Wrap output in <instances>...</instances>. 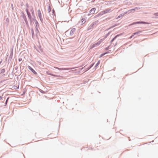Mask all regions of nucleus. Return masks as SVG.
I'll use <instances>...</instances> for the list:
<instances>
[{"mask_svg":"<svg viewBox=\"0 0 158 158\" xmlns=\"http://www.w3.org/2000/svg\"><path fill=\"white\" fill-rule=\"evenodd\" d=\"M139 23H142V24H148V23L147 22H134L132 23L131 24V25H134L136 24H139Z\"/></svg>","mask_w":158,"mask_h":158,"instance_id":"f257e3e1","label":"nucleus"},{"mask_svg":"<svg viewBox=\"0 0 158 158\" xmlns=\"http://www.w3.org/2000/svg\"><path fill=\"white\" fill-rule=\"evenodd\" d=\"M55 68L60 70H68L69 69H72L74 68H59L56 67H55Z\"/></svg>","mask_w":158,"mask_h":158,"instance_id":"f03ea898","label":"nucleus"},{"mask_svg":"<svg viewBox=\"0 0 158 158\" xmlns=\"http://www.w3.org/2000/svg\"><path fill=\"white\" fill-rule=\"evenodd\" d=\"M27 67L34 73L36 74H37V73L30 66L28 65Z\"/></svg>","mask_w":158,"mask_h":158,"instance_id":"7ed1b4c3","label":"nucleus"},{"mask_svg":"<svg viewBox=\"0 0 158 158\" xmlns=\"http://www.w3.org/2000/svg\"><path fill=\"white\" fill-rule=\"evenodd\" d=\"M101 44L99 42V41H98L96 43L94 44L92 46L91 48H93L95 47H97L98 45H99Z\"/></svg>","mask_w":158,"mask_h":158,"instance_id":"20e7f679","label":"nucleus"},{"mask_svg":"<svg viewBox=\"0 0 158 158\" xmlns=\"http://www.w3.org/2000/svg\"><path fill=\"white\" fill-rule=\"evenodd\" d=\"M26 11L27 12V14L28 16V18H29V19L31 20V14L29 12L28 10L27 9H26Z\"/></svg>","mask_w":158,"mask_h":158,"instance_id":"39448f33","label":"nucleus"},{"mask_svg":"<svg viewBox=\"0 0 158 158\" xmlns=\"http://www.w3.org/2000/svg\"><path fill=\"white\" fill-rule=\"evenodd\" d=\"M95 8H94L92 9L90 11V13L91 14H94L95 12Z\"/></svg>","mask_w":158,"mask_h":158,"instance_id":"423d86ee","label":"nucleus"},{"mask_svg":"<svg viewBox=\"0 0 158 158\" xmlns=\"http://www.w3.org/2000/svg\"><path fill=\"white\" fill-rule=\"evenodd\" d=\"M110 10L109 9H106L103 11L104 14L109 13L110 12Z\"/></svg>","mask_w":158,"mask_h":158,"instance_id":"0eeeda50","label":"nucleus"},{"mask_svg":"<svg viewBox=\"0 0 158 158\" xmlns=\"http://www.w3.org/2000/svg\"><path fill=\"white\" fill-rule=\"evenodd\" d=\"M37 12H38V16H39V17L40 19L42 17V15H41V11L40 10H38Z\"/></svg>","mask_w":158,"mask_h":158,"instance_id":"6e6552de","label":"nucleus"},{"mask_svg":"<svg viewBox=\"0 0 158 158\" xmlns=\"http://www.w3.org/2000/svg\"><path fill=\"white\" fill-rule=\"evenodd\" d=\"M104 14V12H103V11H102L101 12L99 13L97 15H96V17H98L100 15H103Z\"/></svg>","mask_w":158,"mask_h":158,"instance_id":"1a4fd4ad","label":"nucleus"},{"mask_svg":"<svg viewBox=\"0 0 158 158\" xmlns=\"http://www.w3.org/2000/svg\"><path fill=\"white\" fill-rule=\"evenodd\" d=\"M120 35H116L114 38L111 41V42H112L114 40L116 39V38L118 36H119Z\"/></svg>","mask_w":158,"mask_h":158,"instance_id":"9d476101","label":"nucleus"},{"mask_svg":"<svg viewBox=\"0 0 158 158\" xmlns=\"http://www.w3.org/2000/svg\"><path fill=\"white\" fill-rule=\"evenodd\" d=\"M86 22V19H81V23L82 24H84Z\"/></svg>","mask_w":158,"mask_h":158,"instance_id":"9b49d317","label":"nucleus"},{"mask_svg":"<svg viewBox=\"0 0 158 158\" xmlns=\"http://www.w3.org/2000/svg\"><path fill=\"white\" fill-rule=\"evenodd\" d=\"M106 37H105L104 38L101 39L98 41L101 44L102 42L103 41L104 39L106 38Z\"/></svg>","mask_w":158,"mask_h":158,"instance_id":"f8f14e48","label":"nucleus"},{"mask_svg":"<svg viewBox=\"0 0 158 158\" xmlns=\"http://www.w3.org/2000/svg\"><path fill=\"white\" fill-rule=\"evenodd\" d=\"M100 63V60L98 61L97 63L95 65V67H97V66H98Z\"/></svg>","mask_w":158,"mask_h":158,"instance_id":"ddd939ff","label":"nucleus"},{"mask_svg":"<svg viewBox=\"0 0 158 158\" xmlns=\"http://www.w3.org/2000/svg\"><path fill=\"white\" fill-rule=\"evenodd\" d=\"M138 33H139L138 32H135V33H134L133 35H132L131 36V37H130V38H132L134 35L136 34H138Z\"/></svg>","mask_w":158,"mask_h":158,"instance_id":"4468645a","label":"nucleus"},{"mask_svg":"<svg viewBox=\"0 0 158 158\" xmlns=\"http://www.w3.org/2000/svg\"><path fill=\"white\" fill-rule=\"evenodd\" d=\"M106 53H103V54H101L100 55V57H101L102 56H104V55H105V54H106Z\"/></svg>","mask_w":158,"mask_h":158,"instance_id":"2eb2a0df","label":"nucleus"},{"mask_svg":"<svg viewBox=\"0 0 158 158\" xmlns=\"http://www.w3.org/2000/svg\"><path fill=\"white\" fill-rule=\"evenodd\" d=\"M94 63H93L92 65H90L88 69H87V70L89 69L90 68H91L94 65Z\"/></svg>","mask_w":158,"mask_h":158,"instance_id":"dca6fc26","label":"nucleus"},{"mask_svg":"<svg viewBox=\"0 0 158 158\" xmlns=\"http://www.w3.org/2000/svg\"><path fill=\"white\" fill-rule=\"evenodd\" d=\"M31 11L32 12V13L33 14V10L32 8H31Z\"/></svg>","mask_w":158,"mask_h":158,"instance_id":"f3484780","label":"nucleus"},{"mask_svg":"<svg viewBox=\"0 0 158 158\" xmlns=\"http://www.w3.org/2000/svg\"><path fill=\"white\" fill-rule=\"evenodd\" d=\"M9 98H8L7 99H6V104H7V101H8V100Z\"/></svg>","mask_w":158,"mask_h":158,"instance_id":"a211bd4d","label":"nucleus"},{"mask_svg":"<svg viewBox=\"0 0 158 158\" xmlns=\"http://www.w3.org/2000/svg\"><path fill=\"white\" fill-rule=\"evenodd\" d=\"M154 15L156 16H158V13H156L154 14Z\"/></svg>","mask_w":158,"mask_h":158,"instance_id":"6ab92c4d","label":"nucleus"},{"mask_svg":"<svg viewBox=\"0 0 158 158\" xmlns=\"http://www.w3.org/2000/svg\"><path fill=\"white\" fill-rule=\"evenodd\" d=\"M19 61H22V59L21 58H19Z\"/></svg>","mask_w":158,"mask_h":158,"instance_id":"aec40b11","label":"nucleus"},{"mask_svg":"<svg viewBox=\"0 0 158 158\" xmlns=\"http://www.w3.org/2000/svg\"><path fill=\"white\" fill-rule=\"evenodd\" d=\"M105 49L106 50H108L109 49V47H107Z\"/></svg>","mask_w":158,"mask_h":158,"instance_id":"412c9836","label":"nucleus"},{"mask_svg":"<svg viewBox=\"0 0 158 158\" xmlns=\"http://www.w3.org/2000/svg\"><path fill=\"white\" fill-rule=\"evenodd\" d=\"M2 96H0V100H2Z\"/></svg>","mask_w":158,"mask_h":158,"instance_id":"4be33fe9","label":"nucleus"},{"mask_svg":"<svg viewBox=\"0 0 158 158\" xmlns=\"http://www.w3.org/2000/svg\"><path fill=\"white\" fill-rule=\"evenodd\" d=\"M72 30H73V31H74L75 30V29H73Z\"/></svg>","mask_w":158,"mask_h":158,"instance_id":"5701e85b","label":"nucleus"},{"mask_svg":"<svg viewBox=\"0 0 158 158\" xmlns=\"http://www.w3.org/2000/svg\"><path fill=\"white\" fill-rule=\"evenodd\" d=\"M120 16H119L118 17V18H120Z\"/></svg>","mask_w":158,"mask_h":158,"instance_id":"b1692460","label":"nucleus"}]
</instances>
